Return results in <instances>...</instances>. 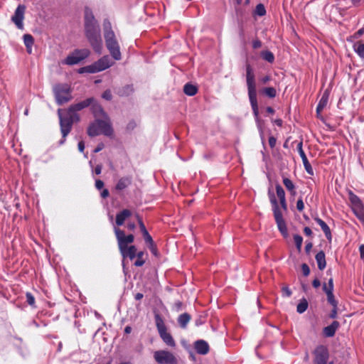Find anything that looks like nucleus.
I'll list each match as a JSON object with an SVG mask.
<instances>
[{"instance_id":"obj_1","label":"nucleus","mask_w":364,"mask_h":364,"mask_svg":"<svg viewBox=\"0 0 364 364\" xmlns=\"http://www.w3.org/2000/svg\"><path fill=\"white\" fill-rule=\"evenodd\" d=\"M85 34L95 52L101 54L102 52V40L100 28L91 10L86 9L84 20Z\"/></svg>"},{"instance_id":"obj_2","label":"nucleus","mask_w":364,"mask_h":364,"mask_svg":"<svg viewBox=\"0 0 364 364\" xmlns=\"http://www.w3.org/2000/svg\"><path fill=\"white\" fill-rule=\"evenodd\" d=\"M104 37L107 48L111 55L114 60H119L122 58L119 46L115 34L112 30L111 23L108 21H105L104 22Z\"/></svg>"},{"instance_id":"obj_3","label":"nucleus","mask_w":364,"mask_h":364,"mask_svg":"<svg viewBox=\"0 0 364 364\" xmlns=\"http://www.w3.org/2000/svg\"><path fill=\"white\" fill-rule=\"evenodd\" d=\"M113 129L111 127L109 118L96 119V120L90 124L87 128V134L91 136H95L100 134L106 136H111Z\"/></svg>"},{"instance_id":"obj_4","label":"nucleus","mask_w":364,"mask_h":364,"mask_svg":"<svg viewBox=\"0 0 364 364\" xmlns=\"http://www.w3.org/2000/svg\"><path fill=\"white\" fill-rule=\"evenodd\" d=\"M58 116L60 118V129L63 137L65 138L71 131L73 124L75 122H78L80 120V117L77 114L69 113L67 109L63 111V112L61 109H59Z\"/></svg>"},{"instance_id":"obj_5","label":"nucleus","mask_w":364,"mask_h":364,"mask_svg":"<svg viewBox=\"0 0 364 364\" xmlns=\"http://www.w3.org/2000/svg\"><path fill=\"white\" fill-rule=\"evenodd\" d=\"M247 85L248 90V95L251 106L252 107V110L255 117L257 119L259 111H258V105L257 100V90H256V82L254 78L246 79Z\"/></svg>"},{"instance_id":"obj_6","label":"nucleus","mask_w":364,"mask_h":364,"mask_svg":"<svg viewBox=\"0 0 364 364\" xmlns=\"http://www.w3.org/2000/svg\"><path fill=\"white\" fill-rule=\"evenodd\" d=\"M57 103L62 105L71 100L70 89L68 85H58L54 87Z\"/></svg>"},{"instance_id":"obj_7","label":"nucleus","mask_w":364,"mask_h":364,"mask_svg":"<svg viewBox=\"0 0 364 364\" xmlns=\"http://www.w3.org/2000/svg\"><path fill=\"white\" fill-rule=\"evenodd\" d=\"M90 55V51L87 48L75 50L63 60L62 63L70 65H75L87 58Z\"/></svg>"},{"instance_id":"obj_8","label":"nucleus","mask_w":364,"mask_h":364,"mask_svg":"<svg viewBox=\"0 0 364 364\" xmlns=\"http://www.w3.org/2000/svg\"><path fill=\"white\" fill-rule=\"evenodd\" d=\"M114 233L120 252H124L125 249L128 247V244L134 242V237L133 235L131 234L126 236L124 232L117 228H114Z\"/></svg>"},{"instance_id":"obj_9","label":"nucleus","mask_w":364,"mask_h":364,"mask_svg":"<svg viewBox=\"0 0 364 364\" xmlns=\"http://www.w3.org/2000/svg\"><path fill=\"white\" fill-rule=\"evenodd\" d=\"M154 358L159 364H176V357L166 350H157L154 352Z\"/></svg>"},{"instance_id":"obj_10","label":"nucleus","mask_w":364,"mask_h":364,"mask_svg":"<svg viewBox=\"0 0 364 364\" xmlns=\"http://www.w3.org/2000/svg\"><path fill=\"white\" fill-rule=\"evenodd\" d=\"M25 11L26 6L24 5H18L14 16L11 17V21L19 29L23 28V21L24 19Z\"/></svg>"},{"instance_id":"obj_11","label":"nucleus","mask_w":364,"mask_h":364,"mask_svg":"<svg viewBox=\"0 0 364 364\" xmlns=\"http://www.w3.org/2000/svg\"><path fill=\"white\" fill-rule=\"evenodd\" d=\"M114 64L108 55H105L92 64L95 73L105 70Z\"/></svg>"},{"instance_id":"obj_12","label":"nucleus","mask_w":364,"mask_h":364,"mask_svg":"<svg viewBox=\"0 0 364 364\" xmlns=\"http://www.w3.org/2000/svg\"><path fill=\"white\" fill-rule=\"evenodd\" d=\"M315 363L326 364L328 358L327 348L323 346H318L314 350Z\"/></svg>"},{"instance_id":"obj_13","label":"nucleus","mask_w":364,"mask_h":364,"mask_svg":"<svg viewBox=\"0 0 364 364\" xmlns=\"http://www.w3.org/2000/svg\"><path fill=\"white\" fill-rule=\"evenodd\" d=\"M94 101V98L90 97L77 104L73 105L67 109L69 113L77 114V112L90 106Z\"/></svg>"},{"instance_id":"obj_14","label":"nucleus","mask_w":364,"mask_h":364,"mask_svg":"<svg viewBox=\"0 0 364 364\" xmlns=\"http://www.w3.org/2000/svg\"><path fill=\"white\" fill-rule=\"evenodd\" d=\"M297 149H298L299 154L302 159V161H303V164H304V168H305L306 172L310 175H313L314 174L313 168H312L311 164H309V162L307 159V157L302 149V141H300L298 144Z\"/></svg>"},{"instance_id":"obj_15","label":"nucleus","mask_w":364,"mask_h":364,"mask_svg":"<svg viewBox=\"0 0 364 364\" xmlns=\"http://www.w3.org/2000/svg\"><path fill=\"white\" fill-rule=\"evenodd\" d=\"M328 97H329V91L328 90H326L323 92V94L318 102L317 108H316V115H317L318 118L321 117V112L324 109V107L326 106L328 100Z\"/></svg>"},{"instance_id":"obj_16","label":"nucleus","mask_w":364,"mask_h":364,"mask_svg":"<svg viewBox=\"0 0 364 364\" xmlns=\"http://www.w3.org/2000/svg\"><path fill=\"white\" fill-rule=\"evenodd\" d=\"M194 347L196 352L201 355H205L209 351V346L207 342L203 340H198L195 342Z\"/></svg>"},{"instance_id":"obj_17","label":"nucleus","mask_w":364,"mask_h":364,"mask_svg":"<svg viewBox=\"0 0 364 364\" xmlns=\"http://www.w3.org/2000/svg\"><path fill=\"white\" fill-rule=\"evenodd\" d=\"M90 105L92 106V113L97 119L108 117L107 114L104 112L102 107L100 105H98L95 100Z\"/></svg>"},{"instance_id":"obj_18","label":"nucleus","mask_w":364,"mask_h":364,"mask_svg":"<svg viewBox=\"0 0 364 364\" xmlns=\"http://www.w3.org/2000/svg\"><path fill=\"white\" fill-rule=\"evenodd\" d=\"M132 215L131 210L128 209H124L116 215V224L118 226L122 225L126 219Z\"/></svg>"},{"instance_id":"obj_19","label":"nucleus","mask_w":364,"mask_h":364,"mask_svg":"<svg viewBox=\"0 0 364 364\" xmlns=\"http://www.w3.org/2000/svg\"><path fill=\"white\" fill-rule=\"evenodd\" d=\"M136 220L138 221L140 230H141V232L143 234V236H144L145 242L146 243H151L152 237L149 234L148 231L146 230V227H145V225H144L141 218L138 215H136Z\"/></svg>"},{"instance_id":"obj_20","label":"nucleus","mask_w":364,"mask_h":364,"mask_svg":"<svg viewBox=\"0 0 364 364\" xmlns=\"http://www.w3.org/2000/svg\"><path fill=\"white\" fill-rule=\"evenodd\" d=\"M348 193L349 196V200L352 204L353 210L363 206L361 200L356 195H355L351 191H348Z\"/></svg>"},{"instance_id":"obj_21","label":"nucleus","mask_w":364,"mask_h":364,"mask_svg":"<svg viewBox=\"0 0 364 364\" xmlns=\"http://www.w3.org/2000/svg\"><path fill=\"white\" fill-rule=\"evenodd\" d=\"M131 183L132 178L130 177H122L118 181L115 188L118 191H122L128 187Z\"/></svg>"},{"instance_id":"obj_22","label":"nucleus","mask_w":364,"mask_h":364,"mask_svg":"<svg viewBox=\"0 0 364 364\" xmlns=\"http://www.w3.org/2000/svg\"><path fill=\"white\" fill-rule=\"evenodd\" d=\"M316 260L318 264V267L320 270L325 269L326 266V262L325 258V254L323 251H320L316 255Z\"/></svg>"},{"instance_id":"obj_23","label":"nucleus","mask_w":364,"mask_h":364,"mask_svg":"<svg viewBox=\"0 0 364 364\" xmlns=\"http://www.w3.org/2000/svg\"><path fill=\"white\" fill-rule=\"evenodd\" d=\"M315 220L321 226V228L322 230L323 231L327 239L331 240V233L330 228L327 225V224L318 218H316Z\"/></svg>"},{"instance_id":"obj_24","label":"nucleus","mask_w":364,"mask_h":364,"mask_svg":"<svg viewBox=\"0 0 364 364\" xmlns=\"http://www.w3.org/2000/svg\"><path fill=\"white\" fill-rule=\"evenodd\" d=\"M120 252L124 257H129L131 259H133L136 255V248L135 246L131 245L127 247L124 252Z\"/></svg>"},{"instance_id":"obj_25","label":"nucleus","mask_w":364,"mask_h":364,"mask_svg":"<svg viewBox=\"0 0 364 364\" xmlns=\"http://www.w3.org/2000/svg\"><path fill=\"white\" fill-rule=\"evenodd\" d=\"M161 338H162V340L168 346H175L176 345V343L173 338V337L171 336V335L166 331L165 332H163L159 334Z\"/></svg>"},{"instance_id":"obj_26","label":"nucleus","mask_w":364,"mask_h":364,"mask_svg":"<svg viewBox=\"0 0 364 364\" xmlns=\"http://www.w3.org/2000/svg\"><path fill=\"white\" fill-rule=\"evenodd\" d=\"M23 41H24L28 53H31L32 51V46L34 42V39H33V36L30 34H25L23 36Z\"/></svg>"},{"instance_id":"obj_27","label":"nucleus","mask_w":364,"mask_h":364,"mask_svg":"<svg viewBox=\"0 0 364 364\" xmlns=\"http://www.w3.org/2000/svg\"><path fill=\"white\" fill-rule=\"evenodd\" d=\"M198 88L196 85L187 83L184 85L183 92L188 96H193L197 93Z\"/></svg>"},{"instance_id":"obj_28","label":"nucleus","mask_w":364,"mask_h":364,"mask_svg":"<svg viewBox=\"0 0 364 364\" xmlns=\"http://www.w3.org/2000/svg\"><path fill=\"white\" fill-rule=\"evenodd\" d=\"M155 320H156V327H157L159 334L167 331L166 327L164 323V321L159 315L156 314L155 316Z\"/></svg>"},{"instance_id":"obj_29","label":"nucleus","mask_w":364,"mask_h":364,"mask_svg":"<svg viewBox=\"0 0 364 364\" xmlns=\"http://www.w3.org/2000/svg\"><path fill=\"white\" fill-rule=\"evenodd\" d=\"M190 320H191V316L187 313H184L181 315H180L178 318V321L181 327L183 328H185L186 327V326H187L188 323L190 321Z\"/></svg>"},{"instance_id":"obj_30","label":"nucleus","mask_w":364,"mask_h":364,"mask_svg":"<svg viewBox=\"0 0 364 364\" xmlns=\"http://www.w3.org/2000/svg\"><path fill=\"white\" fill-rule=\"evenodd\" d=\"M134 92L132 85H126L119 90L118 94L120 96H128Z\"/></svg>"},{"instance_id":"obj_31","label":"nucleus","mask_w":364,"mask_h":364,"mask_svg":"<svg viewBox=\"0 0 364 364\" xmlns=\"http://www.w3.org/2000/svg\"><path fill=\"white\" fill-rule=\"evenodd\" d=\"M274 216L276 220L277 224L284 222L282 214L279 208V207H276V208H273Z\"/></svg>"},{"instance_id":"obj_32","label":"nucleus","mask_w":364,"mask_h":364,"mask_svg":"<svg viewBox=\"0 0 364 364\" xmlns=\"http://www.w3.org/2000/svg\"><path fill=\"white\" fill-rule=\"evenodd\" d=\"M355 51L360 56L364 58V43H358L354 44L353 46Z\"/></svg>"},{"instance_id":"obj_33","label":"nucleus","mask_w":364,"mask_h":364,"mask_svg":"<svg viewBox=\"0 0 364 364\" xmlns=\"http://www.w3.org/2000/svg\"><path fill=\"white\" fill-rule=\"evenodd\" d=\"M307 307H308V302L305 299H304L297 305L296 311L298 313L302 314L306 310Z\"/></svg>"},{"instance_id":"obj_34","label":"nucleus","mask_w":364,"mask_h":364,"mask_svg":"<svg viewBox=\"0 0 364 364\" xmlns=\"http://www.w3.org/2000/svg\"><path fill=\"white\" fill-rule=\"evenodd\" d=\"M261 55L263 58V59H264L269 63H272L274 60L273 53L268 50L262 52Z\"/></svg>"},{"instance_id":"obj_35","label":"nucleus","mask_w":364,"mask_h":364,"mask_svg":"<svg viewBox=\"0 0 364 364\" xmlns=\"http://www.w3.org/2000/svg\"><path fill=\"white\" fill-rule=\"evenodd\" d=\"M283 183L289 191L292 192V194L295 193L294 185L293 184L292 181L290 179L284 178L283 179Z\"/></svg>"},{"instance_id":"obj_36","label":"nucleus","mask_w":364,"mask_h":364,"mask_svg":"<svg viewBox=\"0 0 364 364\" xmlns=\"http://www.w3.org/2000/svg\"><path fill=\"white\" fill-rule=\"evenodd\" d=\"M353 213L358 217V218L364 223V209L363 206L354 209Z\"/></svg>"},{"instance_id":"obj_37","label":"nucleus","mask_w":364,"mask_h":364,"mask_svg":"<svg viewBox=\"0 0 364 364\" xmlns=\"http://www.w3.org/2000/svg\"><path fill=\"white\" fill-rule=\"evenodd\" d=\"M323 290L325 291L326 294H328V291L333 292V279L331 278L328 280V284H323Z\"/></svg>"},{"instance_id":"obj_38","label":"nucleus","mask_w":364,"mask_h":364,"mask_svg":"<svg viewBox=\"0 0 364 364\" xmlns=\"http://www.w3.org/2000/svg\"><path fill=\"white\" fill-rule=\"evenodd\" d=\"M277 195L279 200H285V193L282 186L279 184L276 186Z\"/></svg>"},{"instance_id":"obj_39","label":"nucleus","mask_w":364,"mask_h":364,"mask_svg":"<svg viewBox=\"0 0 364 364\" xmlns=\"http://www.w3.org/2000/svg\"><path fill=\"white\" fill-rule=\"evenodd\" d=\"M277 225L278 229L279 230V231L282 234V235L284 237H288V232H287V228L285 222L280 223H278Z\"/></svg>"},{"instance_id":"obj_40","label":"nucleus","mask_w":364,"mask_h":364,"mask_svg":"<svg viewBox=\"0 0 364 364\" xmlns=\"http://www.w3.org/2000/svg\"><path fill=\"white\" fill-rule=\"evenodd\" d=\"M255 14L259 16L265 15L266 9L262 4H259L257 5L255 9Z\"/></svg>"},{"instance_id":"obj_41","label":"nucleus","mask_w":364,"mask_h":364,"mask_svg":"<svg viewBox=\"0 0 364 364\" xmlns=\"http://www.w3.org/2000/svg\"><path fill=\"white\" fill-rule=\"evenodd\" d=\"M263 92L269 97H274L277 92L274 87H266L263 90Z\"/></svg>"},{"instance_id":"obj_42","label":"nucleus","mask_w":364,"mask_h":364,"mask_svg":"<svg viewBox=\"0 0 364 364\" xmlns=\"http://www.w3.org/2000/svg\"><path fill=\"white\" fill-rule=\"evenodd\" d=\"M144 252H139L136 254L137 260L134 262L135 266L141 267L144 264V260L143 259Z\"/></svg>"},{"instance_id":"obj_43","label":"nucleus","mask_w":364,"mask_h":364,"mask_svg":"<svg viewBox=\"0 0 364 364\" xmlns=\"http://www.w3.org/2000/svg\"><path fill=\"white\" fill-rule=\"evenodd\" d=\"M294 242L296 243V246L297 250L299 251H301V245H302V242H303L302 237L299 235H295L294 236Z\"/></svg>"},{"instance_id":"obj_44","label":"nucleus","mask_w":364,"mask_h":364,"mask_svg":"<svg viewBox=\"0 0 364 364\" xmlns=\"http://www.w3.org/2000/svg\"><path fill=\"white\" fill-rule=\"evenodd\" d=\"M328 301L333 306V307L337 306V301H336L333 292L328 291V294H326Z\"/></svg>"},{"instance_id":"obj_45","label":"nucleus","mask_w":364,"mask_h":364,"mask_svg":"<svg viewBox=\"0 0 364 364\" xmlns=\"http://www.w3.org/2000/svg\"><path fill=\"white\" fill-rule=\"evenodd\" d=\"M79 73H95V70L92 66V64L90 65H87V66L80 68Z\"/></svg>"},{"instance_id":"obj_46","label":"nucleus","mask_w":364,"mask_h":364,"mask_svg":"<svg viewBox=\"0 0 364 364\" xmlns=\"http://www.w3.org/2000/svg\"><path fill=\"white\" fill-rule=\"evenodd\" d=\"M323 332L327 337H332L335 334L336 331L331 326H328L324 328Z\"/></svg>"},{"instance_id":"obj_47","label":"nucleus","mask_w":364,"mask_h":364,"mask_svg":"<svg viewBox=\"0 0 364 364\" xmlns=\"http://www.w3.org/2000/svg\"><path fill=\"white\" fill-rule=\"evenodd\" d=\"M254 77L255 75L252 73V69L251 68L250 65H248L246 69V79H250Z\"/></svg>"},{"instance_id":"obj_48","label":"nucleus","mask_w":364,"mask_h":364,"mask_svg":"<svg viewBox=\"0 0 364 364\" xmlns=\"http://www.w3.org/2000/svg\"><path fill=\"white\" fill-rule=\"evenodd\" d=\"M301 270L304 276H308L310 274V269L309 266L304 263L301 264Z\"/></svg>"},{"instance_id":"obj_49","label":"nucleus","mask_w":364,"mask_h":364,"mask_svg":"<svg viewBox=\"0 0 364 364\" xmlns=\"http://www.w3.org/2000/svg\"><path fill=\"white\" fill-rule=\"evenodd\" d=\"M102 97L106 100H111L112 98L110 90H107L102 94Z\"/></svg>"},{"instance_id":"obj_50","label":"nucleus","mask_w":364,"mask_h":364,"mask_svg":"<svg viewBox=\"0 0 364 364\" xmlns=\"http://www.w3.org/2000/svg\"><path fill=\"white\" fill-rule=\"evenodd\" d=\"M26 297H27V301L28 303L31 305V306H33L35 303V299H34V297L30 294V293H27L26 294Z\"/></svg>"},{"instance_id":"obj_51","label":"nucleus","mask_w":364,"mask_h":364,"mask_svg":"<svg viewBox=\"0 0 364 364\" xmlns=\"http://www.w3.org/2000/svg\"><path fill=\"white\" fill-rule=\"evenodd\" d=\"M304 205L302 199L298 200L296 203V208L299 211H302L304 210Z\"/></svg>"},{"instance_id":"obj_52","label":"nucleus","mask_w":364,"mask_h":364,"mask_svg":"<svg viewBox=\"0 0 364 364\" xmlns=\"http://www.w3.org/2000/svg\"><path fill=\"white\" fill-rule=\"evenodd\" d=\"M147 244L149 245V247L150 250L151 251V252L154 255H156V247L154 242V240H152L151 243H147Z\"/></svg>"},{"instance_id":"obj_53","label":"nucleus","mask_w":364,"mask_h":364,"mask_svg":"<svg viewBox=\"0 0 364 364\" xmlns=\"http://www.w3.org/2000/svg\"><path fill=\"white\" fill-rule=\"evenodd\" d=\"M104 186V182L100 179L96 180L95 181V187L97 189H102Z\"/></svg>"},{"instance_id":"obj_54","label":"nucleus","mask_w":364,"mask_h":364,"mask_svg":"<svg viewBox=\"0 0 364 364\" xmlns=\"http://www.w3.org/2000/svg\"><path fill=\"white\" fill-rule=\"evenodd\" d=\"M276 139L274 136H270L269 138V144L272 148H274L276 145Z\"/></svg>"},{"instance_id":"obj_55","label":"nucleus","mask_w":364,"mask_h":364,"mask_svg":"<svg viewBox=\"0 0 364 364\" xmlns=\"http://www.w3.org/2000/svg\"><path fill=\"white\" fill-rule=\"evenodd\" d=\"M270 201H271L272 204L273 205V208H276V207H279L278 204H277V201L274 196H272L270 198Z\"/></svg>"},{"instance_id":"obj_56","label":"nucleus","mask_w":364,"mask_h":364,"mask_svg":"<svg viewBox=\"0 0 364 364\" xmlns=\"http://www.w3.org/2000/svg\"><path fill=\"white\" fill-rule=\"evenodd\" d=\"M102 164L97 165V166L95 168V173L97 174V175L100 174L101 171H102Z\"/></svg>"},{"instance_id":"obj_57","label":"nucleus","mask_w":364,"mask_h":364,"mask_svg":"<svg viewBox=\"0 0 364 364\" xmlns=\"http://www.w3.org/2000/svg\"><path fill=\"white\" fill-rule=\"evenodd\" d=\"M252 46L254 48H259L262 46L261 41L256 40L253 42Z\"/></svg>"},{"instance_id":"obj_58","label":"nucleus","mask_w":364,"mask_h":364,"mask_svg":"<svg viewBox=\"0 0 364 364\" xmlns=\"http://www.w3.org/2000/svg\"><path fill=\"white\" fill-rule=\"evenodd\" d=\"M282 291L284 294H286L287 296H290L291 294V291L288 287H283Z\"/></svg>"},{"instance_id":"obj_59","label":"nucleus","mask_w":364,"mask_h":364,"mask_svg":"<svg viewBox=\"0 0 364 364\" xmlns=\"http://www.w3.org/2000/svg\"><path fill=\"white\" fill-rule=\"evenodd\" d=\"M109 192L107 189H104L102 192L101 193V196L103 198H106L109 196Z\"/></svg>"},{"instance_id":"obj_60","label":"nucleus","mask_w":364,"mask_h":364,"mask_svg":"<svg viewBox=\"0 0 364 364\" xmlns=\"http://www.w3.org/2000/svg\"><path fill=\"white\" fill-rule=\"evenodd\" d=\"M337 316V306L335 308L333 307L331 314H330V317L332 318H335Z\"/></svg>"},{"instance_id":"obj_61","label":"nucleus","mask_w":364,"mask_h":364,"mask_svg":"<svg viewBox=\"0 0 364 364\" xmlns=\"http://www.w3.org/2000/svg\"><path fill=\"white\" fill-rule=\"evenodd\" d=\"M312 285L314 288H318L321 285V282L318 279H315L313 282Z\"/></svg>"},{"instance_id":"obj_62","label":"nucleus","mask_w":364,"mask_h":364,"mask_svg":"<svg viewBox=\"0 0 364 364\" xmlns=\"http://www.w3.org/2000/svg\"><path fill=\"white\" fill-rule=\"evenodd\" d=\"M182 303L181 301H177L174 304V308L176 311H180L181 309Z\"/></svg>"},{"instance_id":"obj_63","label":"nucleus","mask_w":364,"mask_h":364,"mask_svg":"<svg viewBox=\"0 0 364 364\" xmlns=\"http://www.w3.org/2000/svg\"><path fill=\"white\" fill-rule=\"evenodd\" d=\"M78 149L80 152H83V151L85 149V144L82 141H81L78 143Z\"/></svg>"},{"instance_id":"obj_64","label":"nucleus","mask_w":364,"mask_h":364,"mask_svg":"<svg viewBox=\"0 0 364 364\" xmlns=\"http://www.w3.org/2000/svg\"><path fill=\"white\" fill-rule=\"evenodd\" d=\"M304 232L308 236H310L312 234V231H311V230L309 227L304 228Z\"/></svg>"}]
</instances>
